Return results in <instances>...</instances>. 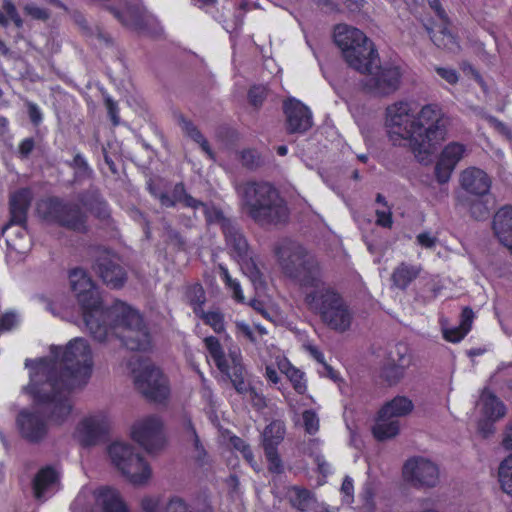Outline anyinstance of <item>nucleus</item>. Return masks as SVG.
I'll return each mask as SVG.
<instances>
[{
	"mask_svg": "<svg viewBox=\"0 0 512 512\" xmlns=\"http://www.w3.org/2000/svg\"><path fill=\"white\" fill-rule=\"evenodd\" d=\"M72 291L82 309L84 323L98 342L118 338L130 350H146L150 334L141 315L123 302L104 308L98 291L87 273L80 268L69 274Z\"/></svg>",
	"mask_w": 512,
	"mask_h": 512,
	"instance_id": "f257e3e1",
	"label": "nucleus"
},
{
	"mask_svg": "<svg viewBox=\"0 0 512 512\" xmlns=\"http://www.w3.org/2000/svg\"><path fill=\"white\" fill-rule=\"evenodd\" d=\"M386 126L394 146L408 147L419 161L434 153L446 139L450 119L437 104L418 112L412 103L397 101L386 108Z\"/></svg>",
	"mask_w": 512,
	"mask_h": 512,
	"instance_id": "f03ea898",
	"label": "nucleus"
},
{
	"mask_svg": "<svg viewBox=\"0 0 512 512\" xmlns=\"http://www.w3.org/2000/svg\"><path fill=\"white\" fill-rule=\"evenodd\" d=\"M334 41L347 64L356 71L367 74L364 80L367 91L386 96L399 89L401 69L394 65L381 67L372 41L361 30L338 25L334 31Z\"/></svg>",
	"mask_w": 512,
	"mask_h": 512,
	"instance_id": "7ed1b4c3",
	"label": "nucleus"
},
{
	"mask_svg": "<svg viewBox=\"0 0 512 512\" xmlns=\"http://www.w3.org/2000/svg\"><path fill=\"white\" fill-rule=\"evenodd\" d=\"M54 364H41L32 367L30 383L25 390L32 394L39 404L41 413L57 425L68 420L73 410L70 394L75 389L64 386L58 379V371Z\"/></svg>",
	"mask_w": 512,
	"mask_h": 512,
	"instance_id": "20e7f679",
	"label": "nucleus"
},
{
	"mask_svg": "<svg viewBox=\"0 0 512 512\" xmlns=\"http://www.w3.org/2000/svg\"><path fill=\"white\" fill-rule=\"evenodd\" d=\"M240 206L247 217L261 227H279L289 220L286 200L269 182L247 181L236 186Z\"/></svg>",
	"mask_w": 512,
	"mask_h": 512,
	"instance_id": "39448f33",
	"label": "nucleus"
},
{
	"mask_svg": "<svg viewBox=\"0 0 512 512\" xmlns=\"http://www.w3.org/2000/svg\"><path fill=\"white\" fill-rule=\"evenodd\" d=\"M53 358L42 359L35 365L55 364L58 371V379L64 386L70 389H81L87 383L92 373V352L87 340L75 338L62 347H52Z\"/></svg>",
	"mask_w": 512,
	"mask_h": 512,
	"instance_id": "423d86ee",
	"label": "nucleus"
},
{
	"mask_svg": "<svg viewBox=\"0 0 512 512\" xmlns=\"http://www.w3.org/2000/svg\"><path fill=\"white\" fill-rule=\"evenodd\" d=\"M283 273L301 286L318 288L323 281V273L317 258L304 246L288 241L276 251Z\"/></svg>",
	"mask_w": 512,
	"mask_h": 512,
	"instance_id": "0eeeda50",
	"label": "nucleus"
},
{
	"mask_svg": "<svg viewBox=\"0 0 512 512\" xmlns=\"http://www.w3.org/2000/svg\"><path fill=\"white\" fill-rule=\"evenodd\" d=\"M305 303L330 329L339 333L350 329L353 312L342 296L331 287L325 286L323 281L318 288L306 294Z\"/></svg>",
	"mask_w": 512,
	"mask_h": 512,
	"instance_id": "6e6552de",
	"label": "nucleus"
},
{
	"mask_svg": "<svg viewBox=\"0 0 512 512\" xmlns=\"http://www.w3.org/2000/svg\"><path fill=\"white\" fill-rule=\"evenodd\" d=\"M38 213L47 222L75 233L88 232V216L77 203L59 197H49L38 203Z\"/></svg>",
	"mask_w": 512,
	"mask_h": 512,
	"instance_id": "1a4fd4ad",
	"label": "nucleus"
},
{
	"mask_svg": "<svg viewBox=\"0 0 512 512\" xmlns=\"http://www.w3.org/2000/svg\"><path fill=\"white\" fill-rule=\"evenodd\" d=\"M108 453L112 463L133 485H144L151 478L149 464L131 444L114 442Z\"/></svg>",
	"mask_w": 512,
	"mask_h": 512,
	"instance_id": "9d476101",
	"label": "nucleus"
},
{
	"mask_svg": "<svg viewBox=\"0 0 512 512\" xmlns=\"http://www.w3.org/2000/svg\"><path fill=\"white\" fill-rule=\"evenodd\" d=\"M404 478L416 488H433L440 479L439 467L424 457L408 459L403 467Z\"/></svg>",
	"mask_w": 512,
	"mask_h": 512,
	"instance_id": "9b49d317",
	"label": "nucleus"
},
{
	"mask_svg": "<svg viewBox=\"0 0 512 512\" xmlns=\"http://www.w3.org/2000/svg\"><path fill=\"white\" fill-rule=\"evenodd\" d=\"M162 428V421L157 416H147L135 422L132 427V438L148 453H155L165 444Z\"/></svg>",
	"mask_w": 512,
	"mask_h": 512,
	"instance_id": "f8f14e48",
	"label": "nucleus"
},
{
	"mask_svg": "<svg viewBox=\"0 0 512 512\" xmlns=\"http://www.w3.org/2000/svg\"><path fill=\"white\" fill-rule=\"evenodd\" d=\"M134 373L135 386L146 398L154 401H162L166 398L168 394L167 381L159 368L148 364Z\"/></svg>",
	"mask_w": 512,
	"mask_h": 512,
	"instance_id": "ddd939ff",
	"label": "nucleus"
},
{
	"mask_svg": "<svg viewBox=\"0 0 512 512\" xmlns=\"http://www.w3.org/2000/svg\"><path fill=\"white\" fill-rule=\"evenodd\" d=\"M94 269L101 279L112 288H119L125 282L126 274L119 259L108 250L98 251Z\"/></svg>",
	"mask_w": 512,
	"mask_h": 512,
	"instance_id": "4468645a",
	"label": "nucleus"
},
{
	"mask_svg": "<svg viewBox=\"0 0 512 512\" xmlns=\"http://www.w3.org/2000/svg\"><path fill=\"white\" fill-rule=\"evenodd\" d=\"M21 436L30 443H39L48 432V425L40 409L22 410L17 416Z\"/></svg>",
	"mask_w": 512,
	"mask_h": 512,
	"instance_id": "2eb2a0df",
	"label": "nucleus"
},
{
	"mask_svg": "<svg viewBox=\"0 0 512 512\" xmlns=\"http://www.w3.org/2000/svg\"><path fill=\"white\" fill-rule=\"evenodd\" d=\"M110 422L105 414L84 419L78 428L79 440L83 446H92L102 441L108 433Z\"/></svg>",
	"mask_w": 512,
	"mask_h": 512,
	"instance_id": "dca6fc26",
	"label": "nucleus"
},
{
	"mask_svg": "<svg viewBox=\"0 0 512 512\" xmlns=\"http://www.w3.org/2000/svg\"><path fill=\"white\" fill-rule=\"evenodd\" d=\"M286 129L289 133H304L312 126V115L308 107L300 101L290 99L284 102Z\"/></svg>",
	"mask_w": 512,
	"mask_h": 512,
	"instance_id": "f3484780",
	"label": "nucleus"
},
{
	"mask_svg": "<svg viewBox=\"0 0 512 512\" xmlns=\"http://www.w3.org/2000/svg\"><path fill=\"white\" fill-rule=\"evenodd\" d=\"M60 486V472L53 466L42 467L32 480L33 496L37 501L44 502L54 494Z\"/></svg>",
	"mask_w": 512,
	"mask_h": 512,
	"instance_id": "a211bd4d",
	"label": "nucleus"
},
{
	"mask_svg": "<svg viewBox=\"0 0 512 512\" xmlns=\"http://www.w3.org/2000/svg\"><path fill=\"white\" fill-rule=\"evenodd\" d=\"M32 201V193L29 189L23 188L10 195L9 199V213L10 220L3 227V232L9 228L10 225H19L22 228L27 224V213Z\"/></svg>",
	"mask_w": 512,
	"mask_h": 512,
	"instance_id": "6ab92c4d",
	"label": "nucleus"
},
{
	"mask_svg": "<svg viewBox=\"0 0 512 512\" xmlns=\"http://www.w3.org/2000/svg\"><path fill=\"white\" fill-rule=\"evenodd\" d=\"M461 188L471 196H486L491 187V179L483 170L471 167L460 174Z\"/></svg>",
	"mask_w": 512,
	"mask_h": 512,
	"instance_id": "aec40b11",
	"label": "nucleus"
},
{
	"mask_svg": "<svg viewBox=\"0 0 512 512\" xmlns=\"http://www.w3.org/2000/svg\"><path fill=\"white\" fill-rule=\"evenodd\" d=\"M95 507L91 512H128L117 490L101 487L94 492Z\"/></svg>",
	"mask_w": 512,
	"mask_h": 512,
	"instance_id": "412c9836",
	"label": "nucleus"
},
{
	"mask_svg": "<svg viewBox=\"0 0 512 512\" xmlns=\"http://www.w3.org/2000/svg\"><path fill=\"white\" fill-rule=\"evenodd\" d=\"M494 235L508 249L512 247V206L501 207L494 215L492 222Z\"/></svg>",
	"mask_w": 512,
	"mask_h": 512,
	"instance_id": "4be33fe9",
	"label": "nucleus"
},
{
	"mask_svg": "<svg viewBox=\"0 0 512 512\" xmlns=\"http://www.w3.org/2000/svg\"><path fill=\"white\" fill-rule=\"evenodd\" d=\"M222 233L230 255L236 260L246 259L250 254L249 245L238 223L235 221Z\"/></svg>",
	"mask_w": 512,
	"mask_h": 512,
	"instance_id": "5701e85b",
	"label": "nucleus"
},
{
	"mask_svg": "<svg viewBox=\"0 0 512 512\" xmlns=\"http://www.w3.org/2000/svg\"><path fill=\"white\" fill-rule=\"evenodd\" d=\"M79 202L101 221L110 219L107 202L96 189H90L78 195Z\"/></svg>",
	"mask_w": 512,
	"mask_h": 512,
	"instance_id": "b1692460",
	"label": "nucleus"
},
{
	"mask_svg": "<svg viewBox=\"0 0 512 512\" xmlns=\"http://www.w3.org/2000/svg\"><path fill=\"white\" fill-rule=\"evenodd\" d=\"M484 196H467L463 193L456 195L457 204L467 208L471 217L475 220H484L489 217L491 207L488 201L483 198Z\"/></svg>",
	"mask_w": 512,
	"mask_h": 512,
	"instance_id": "393cba45",
	"label": "nucleus"
},
{
	"mask_svg": "<svg viewBox=\"0 0 512 512\" xmlns=\"http://www.w3.org/2000/svg\"><path fill=\"white\" fill-rule=\"evenodd\" d=\"M107 9L118 19L123 25L131 27L136 30L143 29L146 19L145 11L140 6H128L124 13L119 10L107 6Z\"/></svg>",
	"mask_w": 512,
	"mask_h": 512,
	"instance_id": "a878e982",
	"label": "nucleus"
},
{
	"mask_svg": "<svg viewBox=\"0 0 512 512\" xmlns=\"http://www.w3.org/2000/svg\"><path fill=\"white\" fill-rule=\"evenodd\" d=\"M230 359L231 364L228 363V369L221 372L228 376L239 394H245L249 390V384L245 380V369L241 363V358L236 353H231Z\"/></svg>",
	"mask_w": 512,
	"mask_h": 512,
	"instance_id": "bb28decb",
	"label": "nucleus"
},
{
	"mask_svg": "<svg viewBox=\"0 0 512 512\" xmlns=\"http://www.w3.org/2000/svg\"><path fill=\"white\" fill-rule=\"evenodd\" d=\"M420 272V266L402 262L392 272V286L405 290L419 276Z\"/></svg>",
	"mask_w": 512,
	"mask_h": 512,
	"instance_id": "cd10ccee",
	"label": "nucleus"
},
{
	"mask_svg": "<svg viewBox=\"0 0 512 512\" xmlns=\"http://www.w3.org/2000/svg\"><path fill=\"white\" fill-rule=\"evenodd\" d=\"M473 320V310L470 307H464L461 313L459 325L456 327L443 329L444 339L453 343L461 341L471 330Z\"/></svg>",
	"mask_w": 512,
	"mask_h": 512,
	"instance_id": "c85d7f7f",
	"label": "nucleus"
},
{
	"mask_svg": "<svg viewBox=\"0 0 512 512\" xmlns=\"http://www.w3.org/2000/svg\"><path fill=\"white\" fill-rule=\"evenodd\" d=\"M480 399L483 404V414L487 419L496 421L505 416V405L493 393L484 389Z\"/></svg>",
	"mask_w": 512,
	"mask_h": 512,
	"instance_id": "c756f323",
	"label": "nucleus"
},
{
	"mask_svg": "<svg viewBox=\"0 0 512 512\" xmlns=\"http://www.w3.org/2000/svg\"><path fill=\"white\" fill-rule=\"evenodd\" d=\"M413 407L412 401L407 397L396 396L387 402L379 412H381V417L389 416L396 419L408 415L413 410Z\"/></svg>",
	"mask_w": 512,
	"mask_h": 512,
	"instance_id": "7c9ffc66",
	"label": "nucleus"
},
{
	"mask_svg": "<svg viewBox=\"0 0 512 512\" xmlns=\"http://www.w3.org/2000/svg\"><path fill=\"white\" fill-rule=\"evenodd\" d=\"M400 431L399 421L389 416L381 417L379 412L376 424L373 427V435L379 441H384L398 435Z\"/></svg>",
	"mask_w": 512,
	"mask_h": 512,
	"instance_id": "2f4dec72",
	"label": "nucleus"
},
{
	"mask_svg": "<svg viewBox=\"0 0 512 512\" xmlns=\"http://www.w3.org/2000/svg\"><path fill=\"white\" fill-rule=\"evenodd\" d=\"M430 38L433 43L444 50L456 53L460 49L457 38L447 29V27H440L438 30L429 31Z\"/></svg>",
	"mask_w": 512,
	"mask_h": 512,
	"instance_id": "473e14b6",
	"label": "nucleus"
},
{
	"mask_svg": "<svg viewBox=\"0 0 512 512\" xmlns=\"http://www.w3.org/2000/svg\"><path fill=\"white\" fill-rule=\"evenodd\" d=\"M285 435V427L283 423L274 421L270 423L263 432V448L264 450L276 449L283 441Z\"/></svg>",
	"mask_w": 512,
	"mask_h": 512,
	"instance_id": "72a5a7b5",
	"label": "nucleus"
},
{
	"mask_svg": "<svg viewBox=\"0 0 512 512\" xmlns=\"http://www.w3.org/2000/svg\"><path fill=\"white\" fill-rule=\"evenodd\" d=\"M386 358L406 370L411 366L413 359L410 348L403 342H398L391 347Z\"/></svg>",
	"mask_w": 512,
	"mask_h": 512,
	"instance_id": "f704fd0d",
	"label": "nucleus"
},
{
	"mask_svg": "<svg viewBox=\"0 0 512 512\" xmlns=\"http://www.w3.org/2000/svg\"><path fill=\"white\" fill-rule=\"evenodd\" d=\"M200 207L203 208L206 222L208 224L219 225L222 232L235 222V220L226 217L223 211L213 204L210 205L202 202Z\"/></svg>",
	"mask_w": 512,
	"mask_h": 512,
	"instance_id": "c9c22d12",
	"label": "nucleus"
},
{
	"mask_svg": "<svg viewBox=\"0 0 512 512\" xmlns=\"http://www.w3.org/2000/svg\"><path fill=\"white\" fill-rule=\"evenodd\" d=\"M162 224V237L165 238L166 244L172 246L177 251H184L187 248L186 238L175 228L172 227L171 223L166 220H161Z\"/></svg>",
	"mask_w": 512,
	"mask_h": 512,
	"instance_id": "e433bc0d",
	"label": "nucleus"
},
{
	"mask_svg": "<svg viewBox=\"0 0 512 512\" xmlns=\"http://www.w3.org/2000/svg\"><path fill=\"white\" fill-rule=\"evenodd\" d=\"M205 347L220 371L228 369V360L225 357L222 345L218 338L208 336L204 339Z\"/></svg>",
	"mask_w": 512,
	"mask_h": 512,
	"instance_id": "4c0bfd02",
	"label": "nucleus"
},
{
	"mask_svg": "<svg viewBox=\"0 0 512 512\" xmlns=\"http://www.w3.org/2000/svg\"><path fill=\"white\" fill-rule=\"evenodd\" d=\"M289 501L291 505L301 512H307L313 501L309 490L294 486L289 491Z\"/></svg>",
	"mask_w": 512,
	"mask_h": 512,
	"instance_id": "58836bf2",
	"label": "nucleus"
},
{
	"mask_svg": "<svg viewBox=\"0 0 512 512\" xmlns=\"http://www.w3.org/2000/svg\"><path fill=\"white\" fill-rule=\"evenodd\" d=\"M406 369L385 358L381 368L380 377L389 386L398 384L405 376Z\"/></svg>",
	"mask_w": 512,
	"mask_h": 512,
	"instance_id": "ea45409f",
	"label": "nucleus"
},
{
	"mask_svg": "<svg viewBox=\"0 0 512 512\" xmlns=\"http://www.w3.org/2000/svg\"><path fill=\"white\" fill-rule=\"evenodd\" d=\"M180 125L182 130L186 133L188 137L194 140L196 143L200 145L202 150L210 157L213 158V152L209 146L208 141L202 135V133L198 130V128L189 120L181 118Z\"/></svg>",
	"mask_w": 512,
	"mask_h": 512,
	"instance_id": "a19ab883",
	"label": "nucleus"
},
{
	"mask_svg": "<svg viewBox=\"0 0 512 512\" xmlns=\"http://www.w3.org/2000/svg\"><path fill=\"white\" fill-rule=\"evenodd\" d=\"M280 369L285 373L297 393L304 394L306 392L307 386L304 380V373L302 371L295 368L288 362L281 364Z\"/></svg>",
	"mask_w": 512,
	"mask_h": 512,
	"instance_id": "79ce46f5",
	"label": "nucleus"
},
{
	"mask_svg": "<svg viewBox=\"0 0 512 512\" xmlns=\"http://www.w3.org/2000/svg\"><path fill=\"white\" fill-rule=\"evenodd\" d=\"M466 148L458 142H451L442 150L440 160L449 164L450 167H456L457 163L463 158Z\"/></svg>",
	"mask_w": 512,
	"mask_h": 512,
	"instance_id": "37998d69",
	"label": "nucleus"
},
{
	"mask_svg": "<svg viewBox=\"0 0 512 512\" xmlns=\"http://www.w3.org/2000/svg\"><path fill=\"white\" fill-rule=\"evenodd\" d=\"M186 298L193 307L195 315L202 313L203 305L206 302L205 291L200 284H193L187 288Z\"/></svg>",
	"mask_w": 512,
	"mask_h": 512,
	"instance_id": "c03bdc74",
	"label": "nucleus"
},
{
	"mask_svg": "<svg viewBox=\"0 0 512 512\" xmlns=\"http://www.w3.org/2000/svg\"><path fill=\"white\" fill-rule=\"evenodd\" d=\"M498 476L503 491L512 495V453L501 462Z\"/></svg>",
	"mask_w": 512,
	"mask_h": 512,
	"instance_id": "a18cd8bd",
	"label": "nucleus"
},
{
	"mask_svg": "<svg viewBox=\"0 0 512 512\" xmlns=\"http://www.w3.org/2000/svg\"><path fill=\"white\" fill-rule=\"evenodd\" d=\"M75 21L84 30H89L92 36H95L100 42H103L106 46L113 45V37L102 27L96 25L94 28L89 29L87 20L81 14L75 16Z\"/></svg>",
	"mask_w": 512,
	"mask_h": 512,
	"instance_id": "49530a36",
	"label": "nucleus"
},
{
	"mask_svg": "<svg viewBox=\"0 0 512 512\" xmlns=\"http://www.w3.org/2000/svg\"><path fill=\"white\" fill-rule=\"evenodd\" d=\"M171 193L176 203H182L186 207L198 209L202 205V201L195 199L186 192L183 183H177Z\"/></svg>",
	"mask_w": 512,
	"mask_h": 512,
	"instance_id": "de8ad7c7",
	"label": "nucleus"
},
{
	"mask_svg": "<svg viewBox=\"0 0 512 512\" xmlns=\"http://www.w3.org/2000/svg\"><path fill=\"white\" fill-rule=\"evenodd\" d=\"M197 316L201 318L206 325H209L216 333H222L224 331V317L221 312H205L203 310L202 313Z\"/></svg>",
	"mask_w": 512,
	"mask_h": 512,
	"instance_id": "09e8293b",
	"label": "nucleus"
},
{
	"mask_svg": "<svg viewBox=\"0 0 512 512\" xmlns=\"http://www.w3.org/2000/svg\"><path fill=\"white\" fill-rule=\"evenodd\" d=\"M185 429L187 433V438L193 442V446L195 449V457L198 461H202L206 456V450L204 446L202 445L199 436L196 432L195 427L193 426L192 422L190 420H187L185 422Z\"/></svg>",
	"mask_w": 512,
	"mask_h": 512,
	"instance_id": "8fccbe9b",
	"label": "nucleus"
},
{
	"mask_svg": "<svg viewBox=\"0 0 512 512\" xmlns=\"http://www.w3.org/2000/svg\"><path fill=\"white\" fill-rule=\"evenodd\" d=\"M237 262L241 266L242 271L253 283L261 282V272L253 261L251 254L246 259H238Z\"/></svg>",
	"mask_w": 512,
	"mask_h": 512,
	"instance_id": "3c124183",
	"label": "nucleus"
},
{
	"mask_svg": "<svg viewBox=\"0 0 512 512\" xmlns=\"http://www.w3.org/2000/svg\"><path fill=\"white\" fill-rule=\"evenodd\" d=\"M69 165L76 170V176L79 178H90L92 175V169L88 165L86 159L80 153H77L74 156L72 162H70Z\"/></svg>",
	"mask_w": 512,
	"mask_h": 512,
	"instance_id": "603ef678",
	"label": "nucleus"
},
{
	"mask_svg": "<svg viewBox=\"0 0 512 512\" xmlns=\"http://www.w3.org/2000/svg\"><path fill=\"white\" fill-rule=\"evenodd\" d=\"M220 270H221V276H222L223 280L225 281L226 285L233 291V298L235 300H237L238 302H243L244 296H243L240 284L236 280L232 279L228 270L225 267L220 266Z\"/></svg>",
	"mask_w": 512,
	"mask_h": 512,
	"instance_id": "864d4df0",
	"label": "nucleus"
},
{
	"mask_svg": "<svg viewBox=\"0 0 512 512\" xmlns=\"http://www.w3.org/2000/svg\"><path fill=\"white\" fill-rule=\"evenodd\" d=\"M265 457L269 463L268 469L272 473H282L283 472V464L279 457L278 451L276 449L264 450Z\"/></svg>",
	"mask_w": 512,
	"mask_h": 512,
	"instance_id": "5fc2aeb1",
	"label": "nucleus"
},
{
	"mask_svg": "<svg viewBox=\"0 0 512 512\" xmlns=\"http://www.w3.org/2000/svg\"><path fill=\"white\" fill-rule=\"evenodd\" d=\"M303 422L305 431L309 434H315L319 430V418L313 410L303 412Z\"/></svg>",
	"mask_w": 512,
	"mask_h": 512,
	"instance_id": "6e6d98bb",
	"label": "nucleus"
},
{
	"mask_svg": "<svg viewBox=\"0 0 512 512\" xmlns=\"http://www.w3.org/2000/svg\"><path fill=\"white\" fill-rule=\"evenodd\" d=\"M454 167H450L449 164L438 160L435 166V176L440 184H445L449 181Z\"/></svg>",
	"mask_w": 512,
	"mask_h": 512,
	"instance_id": "4d7b16f0",
	"label": "nucleus"
},
{
	"mask_svg": "<svg viewBox=\"0 0 512 512\" xmlns=\"http://www.w3.org/2000/svg\"><path fill=\"white\" fill-rule=\"evenodd\" d=\"M249 102L255 106L259 107L262 105L264 99L266 98V89L263 86H253L248 93Z\"/></svg>",
	"mask_w": 512,
	"mask_h": 512,
	"instance_id": "13d9d810",
	"label": "nucleus"
},
{
	"mask_svg": "<svg viewBox=\"0 0 512 512\" xmlns=\"http://www.w3.org/2000/svg\"><path fill=\"white\" fill-rule=\"evenodd\" d=\"M392 211L391 207H384V209L376 210V224L384 227L391 228L392 226Z\"/></svg>",
	"mask_w": 512,
	"mask_h": 512,
	"instance_id": "bf43d9fd",
	"label": "nucleus"
},
{
	"mask_svg": "<svg viewBox=\"0 0 512 512\" xmlns=\"http://www.w3.org/2000/svg\"><path fill=\"white\" fill-rule=\"evenodd\" d=\"M242 164L247 168L253 169L260 164V158L256 151L254 150H245L241 155Z\"/></svg>",
	"mask_w": 512,
	"mask_h": 512,
	"instance_id": "052dcab7",
	"label": "nucleus"
},
{
	"mask_svg": "<svg viewBox=\"0 0 512 512\" xmlns=\"http://www.w3.org/2000/svg\"><path fill=\"white\" fill-rule=\"evenodd\" d=\"M166 512H194L181 498L174 497L166 505Z\"/></svg>",
	"mask_w": 512,
	"mask_h": 512,
	"instance_id": "680f3d73",
	"label": "nucleus"
},
{
	"mask_svg": "<svg viewBox=\"0 0 512 512\" xmlns=\"http://www.w3.org/2000/svg\"><path fill=\"white\" fill-rule=\"evenodd\" d=\"M26 14L37 20H46L49 17L47 10L40 8L34 4H26L24 6Z\"/></svg>",
	"mask_w": 512,
	"mask_h": 512,
	"instance_id": "e2e57ef3",
	"label": "nucleus"
},
{
	"mask_svg": "<svg viewBox=\"0 0 512 512\" xmlns=\"http://www.w3.org/2000/svg\"><path fill=\"white\" fill-rule=\"evenodd\" d=\"M230 443L233 446V448H235L236 450L241 451L246 459H252L253 458V453H252L249 445H247L245 443V441L242 440L240 437H237V436L231 437L230 438Z\"/></svg>",
	"mask_w": 512,
	"mask_h": 512,
	"instance_id": "0e129e2a",
	"label": "nucleus"
},
{
	"mask_svg": "<svg viewBox=\"0 0 512 512\" xmlns=\"http://www.w3.org/2000/svg\"><path fill=\"white\" fill-rule=\"evenodd\" d=\"M17 315L12 312L3 314L0 317V331H9L17 325Z\"/></svg>",
	"mask_w": 512,
	"mask_h": 512,
	"instance_id": "69168bd1",
	"label": "nucleus"
},
{
	"mask_svg": "<svg viewBox=\"0 0 512 512\" xmlns=\"http://www.w3.org/2000/svg\"><path fill=\"white\" fill-rule=\"evenodd\" d=\"M236 328H237L238 333H240L243 337L248 339L251 343H254V344L257 343V338H256L252 328L248 324H246L244 322H237Z\"/></svg>",
	"mask_w": 512,
	"mask_h": 512,
	"instance_id": "338daca9",
	"label": "nucleus"
},
{
	"mask_svg": "<svg viewBox=\"0 0 512 512\" xmlns=\"http://www.w3.org/2000/svg\"><path fill=\"white\" fill-rule=\"evenodd\" d=\"M416 239L419 245L428 249L434 248L437 243V238L432 236L429 232L420 233Z\"/></svg>",
	"mask_w": 512,
	"mask_h": 512,
	"instance_id": "774afa93",
	"label": "nucleus"
}]
</instances>
